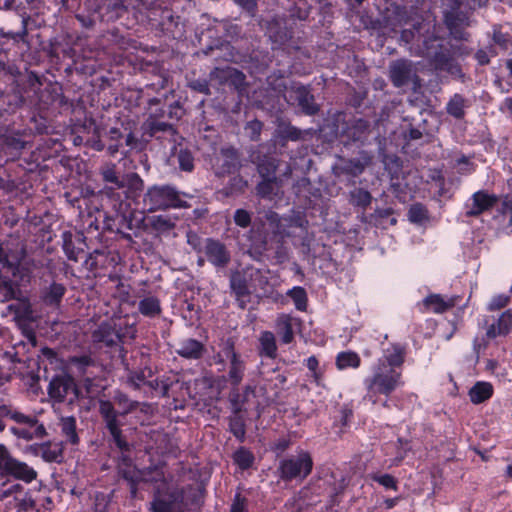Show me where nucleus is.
<instances>
[{
  "mask_svg": "<svg viewBox=\"0 0 512 512\" xmlns=\"http://www.w3.org/2000/svg\"><path fill=\"white\" fill-rule=\"evenodd\" d=\"M372 199L371 193L363 188H355L349 193V203L363 210L370 206Z\"/></svg>",
  "mask_w": 512,
  "mask_h": 512,
  "instance_id": "nucleus-34",
  "label": "nucleus"
},
{
  "mask_svg": "<svg viewBox=\"0 0 512 512\" xmlns=\"http://www.w3.org/2000/svg\"><path fill=\"white\" fill-rule=\"evenodd\" d=\"M404 348L400 345H392L384 351L383 358L379 359L378 362H385L388 367L398 368L404 362Z\"/></svg>",
  "mask_w": 512,
  "mask_h": 512,
  "instance_id": "nucleus-30",
  "label": "nucleus"
},
{
  "mask_svg": "<svg viewBox=\"0 0 512 512\" xmlns=\"http://www.w3.org/2000/svg\"><path fill=\"white\" fill-rule=\"evenodd\" d=\"M59 426L61 428V433L66 438L67 442L73 445L78 444L79 437L76 432V419L74 417H62L60 419Z\"/></svg>",
  "mask_w": 512,
  "mask_h": 512,
  "instance_id": "nucleus-33",
  "label": "nucleus"
},
{
  "mask_svg": "<svg viewBox=\"0 0 512 512\" xmlns=\"http://www.w3.org/2000/svg\"><path fill=\"white\" fill-rule=\"evenodd\" d=\"M260 353L268 358L274 359L277 356L276 339L272 332L264 331L260 334Z\"/></svg>",
  "mask_w": 512,
  "mask_h": 512,
  "instance_id": "nucleus-32",
  "label": "nucleus"
},
{
  "mask_svg": "<svg viewBox=\"0 0 512 512\" xmlns=\"http://www.w3.org/2000/svg\"><path fill=\"white\" fill-rule=\"evenodd\" d=\"M11 433L24 440L39 439L46 434L43 424L21 427H11Z\"/></svg>",
  "mask_w": 512,
  "mask_h": 512,
  "instance_id": "nucleus-28",
  "label": "nucleus"
},
{
  "mask_svg": "<svg viewBox=\"0 0 512 512\" xmlns=\"http://www.w3.org/2000/svg\"><path fill=\"white\" fill-rule=\"evenodd\" d=\"M255 395V387L246 385L242 393L237 387H233L229 394V401L231 403L232 411L234 414H239L245 408V404L249 401L250 396Z\"/></svg>",
  "mask_w": 512,
  "mask_h": 512,
  "instance_id": "nucleus-21",
  "label": "nucleus"
},
{
  "mask_svg": "<svg viewBox=\"0 0 512 512\" xmlns=\"http://www.w3.org/2000/svg\"><path fill=\"white\" fill-rule=\"evenodd\" d=\"M510 303V296L506 294H498L491 298L487 304V310L490 312L498 311L505 308Z\"/></svg>",
  "mask_w": 512,
  "mask_h": 512,
  "instance_id": "nucleus-48",
  "label": "nucleus"
},
{
  "mask_svg": "<svg viewBox=\"0 0 512 512\" xmlns=\"http://www.w3.org/2000/svg\"><path fill=\"white\" fill-rule=\"evenodd\" d=\"M493 391L491 383L479 381L470 388L468 395L473 404H480L490 399Z\"/></svg>",
  "mask_w": 512,
  "mask_h": 512,
  "instance_id": "nucleus-24",
  "label": "nucleus"
},
{
  "mask_svg": "<svg viewBox=\"0 0 512 512\" xmlns=\"http://www.w3.org/2000/svg\"><path fill=\"white\" fill-rule=\"evenodd\" d=\"M266 32L271 41L283 45L292 38V29L284 16H275L267 21Z\"/></svg>",
  "mask_w": 512,
  "mask_h": 512,
  "instance_id": "nucleus-15",
  "label": "nucleus"
},
{
  "mask_svg": "<svg viewBox=\"0 0 512 512\" xmlns=\"http://www.w3.org/2000/svg\"><path fill=\"white\" fill-rule=\"evenodd\" d=\"M390 79L395 87H402L410 82L417 84L419 79L411 61L397 60L390 64Z\"/></svg>",
  "mask_w": 512,
  "mask_h": 512,
  "instance_id": "nucleus-13",
  "label": "nucleus"
},
{
  "mask_svg": "<svg viewBox=\"0 0 512 512\" xmlns=\"http://www.w3.org/2000/svg\"><path fill=\"white\" fill-rule=\"evenodd\" d=\"M493 40L496 44L502 47H507L510 43V36L495 28L493 32Z\"/></svg>",
  "mask_w": 512,
  "mask_h": 512,
  "instance_id": "nucleus-62",
  "label": "nucleus"
},
{
  "mask_svg": "<svg viewBox=\"0 0 512 512\" xmlns=\"http://www.w3.org/2000/svg\"><path fill=\"white\" fill-rule=\"evenodd\" d=\"M288 296L292 298L298 310H305L307 306V295L302 287H294L288 291Z\"/></svg>",
  "mask_w": 512,
  "mask_h": 512,
  "instance_id": "nucleus-45",
  "label": "nucleus"
},
{
  "mask_svg": "<svg viewBox=\"0 0 512 512\" xmlns=\"http://www.w3.org/2000/svg\"><path fill=\"white\" fill-rule=\"evenodd\" d=\"M229 428L236 438L240 441L244 440L246 433L245 424L243 418L239 414H234V416L230 418Z\"/></svg>",
  "mask_w": 512,
  "mask_h": 512,
  "instance_id": "nucleus-44",
  "label": "nucleus"
},
{
  "mask_svg": "<svg viewBox=\"0 0 512 512\" xmlns=\"http://www.w3.org/2000/svg\"><path fill=\"white\" fill-rule=\"evenodd\" d=\"M371 163L372 157L367 152H361L359 157L343 160L339 169L344 174L356 177L362 174Z\"/></svg>",
  "mask_w": 512,
  "mask_h": 512,
  "instance_id": "nucleus-18",
  "label": "nucleus"
},
{
  "mask_svg": "<svg viewBox=\"0 0 512 512\" xmlns=\"http://www.w3.org/2000/svg\"><path fill=\"white\" fill-rule=\"evenodd\" d=\"M371 478L387 489L397 490L398 488L396 479L390 474H373Z\"/></svg>",
  "mask_w": 512,
  "mask_h": 512,
  "instance_id": "nucleus-51",
  "label": "nucleus"
},
{
  "mask_svg": "<svg viewBox=\"0 0 512 512\" xmlns=\"http://www.w3.org/2000/svg\"><path fill=\"white\" fill-rule=\"evenodd\" d=\"M203 253L207 261L216 268H225L231 261V254L226 245L214 238L204 240Z\"/></svg>",
  "mask_w": 512,
  "mask_h": 512,
  "instance_id": "nucleus-12",
  "label": "nucleus"
},
{
  "mask_svg": "<svg viewBox=\"0 0 512 512\" xmlns=\"http://www.w3.org/2000/svg\"><path fill=\"white\" fill-rule=\"evenodd\" d=\"M277 334L284 344H289L294 339L292 318L287 314H281L276 320Z\"/></svg>",
  "mask_w": 512,
  "mask_h": 512,
  "instance_id": "nucleus-29",
  "label": "nucleus"
},
{
  "mask_svg": "<svg viewBox=\"0 0 512 512\" xmlns=\"http://www.w3.org/2000/svg\"><path fill=\"white\" fill-rule=\"evenodd\" d=\"M250 278L252 281V287L254 290L259 288L260 290L265 291L268 285V278L258 269L252 270L250 274Z\"/></svg>",
  "mask_w": 512,
  "mask_h": 512,
  "instance_id": "nucleus-49",
  "label": "nucleus"
},
{
  "mask_svg": "<svg viewBox=\"0 0 512 512\" xmlns=\"http://www.w3.org/2000/svg\"><path fill=\"white\" fill-rule=\"evenodd\" d=\"M221 155V173L230 174L238 169L239 167V156L236 149L232 147L222 148L220 151Z\"/></svg>",
  "mask_w": 512,
  "mask_h": 512,
  "instance_id": "nucleus-25",
  "label": "nucleus"
},
{
  "mask_svg": "<svg viewBox=\"0 0 512 512\" xmlns=\"http://www.w3.org/2000/svg\"><path fill=\"white\" fill-rule=\"evenodd\" d=\"M263 124L259 120H252L247 123L246 130L250 133V138L253 141L259 140Z\"/></svg>",
  "mask_w": 512,
  "mask_h": 512,
  "instance_id": "nucleus-57",
  "label": "nucleus"
},
{
  "mask_svg": "<svg viewBox=\"0 0 512 512\" xmlns=\"http://www.w3.org/2000/svg\"><path fill=\"white\" fill-rule=\"evenodd\" d=\"M417 55L428 58L436 69L449 70L452 66L451 53L447 48H443L440 39L429 37L423 41V46L418 49Z\"/></svg>",
  "mask_w": 512,
  "mask_h": 512,
  "instance_id": "nucleus-8",
  "label": "nucleus"
},
{
  "mask_svg": "<svg viewBox=\"0 0 512 512\" xmlns=\"http://www.w3.org/2000/svg\"><path fill=\"white\" fill-rule=\"evenodd\" d=\"M499 212L503 215H506V214L510 215L509 225L512 226V194L506 195L503 198Z\"/></svg>",
  "mask_w": 512,
  "mask_h": 512,
  "instance_id": "nucleus-60",
  "label": "nucleus"
},
{
  "mask_svg": "<svg viewBox=\"0 0 512 512\" xmlns=\"http://www.w3.org/2000/svg\"><path fill=\"white\" fill-rule=\"evenodd\" d=\"M12 281L10 279H5L0 277V294L3 296L2 301H8L17 297L18 294V285H25L26 283H20L17 278Z\"/></svg>",
  "mask_w": 512,
  "mask_h": 512,
  "instance_id": "nucleus-37",
  "label": "nucleus"
},
{
  "mask_svg": "<svg viewBox=\"0 0 512 512\" xmlns=\"http://www.w3.org/2000/svg\"><path fill=\"white\" fill-rule=\"evenodd\" d=\"M120 474L129 483L131 497L135 498L137 495V485L143 482L144 469L139 470L129 465L120 469Z\"/></svg>",
  "mask_w": 512,
  "mask_h": 512,
  "instance_id": "nucleus-27",
  "label": "nucleus"
},
{
  "mask_svg": "<svg viewBox=\"0 0 512 512\" xmlns=\"http://www.w3.org/2000/svg\"><path fill=\"white\" fill-rule=\"evenodd\" d=\"M242 10L246 11L250 16H255L257 12V4L259 0H233Z\"/></svg>",
  "mask_w": 512,
  "mask_h": 512,
  "instance_id": "nucleus-56",
  "label": "nucleus"
},
{
  "mask_svg": "<svg viewBox=\"0 0 512 512\" xmlns=\"http://www.w3.org/2000/svg\"><path fill=\"white\" fill-rule=\"evenodd\" d=\"M274 257L278 264L286 262L289 257L288 249L282 243H278Z\"/></svg>",
  "mask_w": 512,
  "mask_h": 512,
  "instance_id": "nucleus-61",
  "label": "nucleus"
},
{
  "mask_svg": "<svg viewBox=\"0 0 512 512\" xmlns=\"http://www.w3.org/2000/svg\"><path fill=\"white\" fill-rule=\"evenodd\" d=\"M402 383L401 371L388 367L385 362H378L373 375L365 380L367 395L371 399L379 394L390 395Z\"/></svg>",
  "mask_w": 512,
  "mask_h": 512,
  "instance_id": "nucleus-2",
  "label": "nucleus"
},
{
  "mask_svg": "<svg viewBox=\"0 0 512 512\" xmlns=\"http://www.w3.org/2000/svg\"><path fill=\"white\" fill-rule=\"evenodd\" d=\"M455 298H444L440 294H431L423 300L426 310L433 313H444L455 306Z\"/></svg>",
  "mask_w": 512,
  "mask_h": 512,
  "instance_id": "nucleus-22",
  "label": "nucleus"
},
{
  "mask_svg": "<svg viewBox=\"0 0 512 512\" xmlns=\"http://www.w3.org/2000/svg\"><path fill=\"white\" fill-rule=\"evenodd\" d=\"M466 100L463 96L455 94L447 103V113L454 118L461 119L465 115Z\"/></svg>",
  "mask_w": 512,
  "mask_h": 512,
  "instance_id": "nucleus-39",
  "label": "nucleus"
},
{
  "mask_svg": "<svg viewBox=\"0 0 512 512\" xmlns=\"http://www.w3.org/2000/svg\"><path fill=\"white\" fill-rule=\"evenodd\" d=\"M289 97L297 102L305 114L314 115L318 112V106L314 101V96L306 87H292Z\"/></svg>",
  "mask_w": 512,
  "mask_h": 512,
  "instance_id": "nucleus-16",
  "label": "nucleus"
},
{
  "mask_svg": "<svg viewBox=\"0 0 512 512\" xmlns=\"http://www.w3.org/2000/svg\"><path fill=\"white\" fill-rule=\"evenodd\" d=\"M0 475L31 483L37 478L38 473L27 463L14 458L8 448L0 443Z\"/></svg>",
  "mask_w": 512,
  "mask_h": 512,
  "instance_id": "nucleus-4",
  "label": "nucleus"
},
{
  "mask_svg": "<svg viewBox=\"0 0 512 512\" xmlns=\"http://www.w3.org/2000/svg\"><path fill=\"white\" fill-rule=\"evenodd\" d=\"M24 252L18 255L9 254L0 243V265L7 272H10L13 278H17L20 283H29L31 279V268L27 262L23 261Z\"/></svg>",
  "mask_w": 512,
  "mask_h": 512,
  "instance_id": "nucleus-11",
  "label": "nucleus"
},
{
  "mask_svg": "<svg viewBox=\"0 0 512 512\" xmlns=\"http://www.w3.org/2000/svg\"><path fill=\"white\" fill-rule=\"evenodd\" d=\"M280 135L285 139L297 141L301 139L302 132L294 126L287 125L281 128Z\"/></svg>",
  "mask_w": 512,
  "mask_h": 512,
  "instance_id": "nucleus-54",
  "label": "nucleus"
},
{
  "mask_svg": "<svg viewBox=\"0 0 512 512\" xmlns=\"http://www.w3.org/2000/svg\"><path fill=\"white\" fill-rule=\"evenodd\" d=\"M144 203L149 211L188 207L187 202L181 199L180 193L170 185L150 187L144 195Z\"/></svg>",
  "mask_w": 512,
  "mask_h": 512,
  "instance_id": "nucleus-3",
  "label": "nucleus"
},
{
  "mask_svg": "<svg viewBox=\"0 0 512 512\" xmlns=\"http://www.w3.org/2000/svg\"><path fill=\"white\" fill-rule=\"evenodd\" d=\"M427 210L422 204H413L408 211V218L413 223H421L427 219Z\"/></svg>",
  "mask_w": 512,
  "mask_h": 512,
  "instance_id": "nucleus-46",
  "label": "nucleus"
},
{
  "mask_svg": "<svg viewBox=\"0 0 512 512\" xmlns=\"http://www.w3.org/2000/svg\"><path fill=\"white\" fill-rule=\"evenodd\" d=\"M278 161L274 158L263 160L258 165V173L262 179H279L276 177Z\"/></svg>",
  "mask_w": 512,
  "mask_h": 512,
  "instance_id": "nucleus-41",
  "label": "nucleus"
},
{
  "mask_svg": "<svg viewBox=\"0 0 512 512\" xmlns=\"http://www.w3.org/2000/svg\"><path fill=\"white\" fill-rule=\"evenodd\" d=\"M65 287L59 283H52L44 293L43 300L47 305H58L65 294Z\"/></svg>",
  "mask_w": 512,
  "mask_h": 512,
  "instance_id": "nucleus-40",
  "label": "nucleus"
},
{
  "mask_svg": "<svg viewBox=\"0 0 512 512\" xmlns=\"http://www.w3.org/2000/svg\"><path fill=\"white\" fill-rule=\"evenodd\" d=\"M282 185V180L279 179H262L257 185V194L261 197H272L277 194L278 189Z\"/></svg>",
  "mask_w": 512,
  "mask_h": 512,
  "instance_id": "nucleus-38",
  "label": "nucleus"
},
{
  "mask_svg": "<svg viewBox=\"0 0 512 512\" xmlns=\"http://www.w3.org/2000/svg\"><path fill=\"white\" fill-rule=\"evenodd\" d=\"M153 225L158 229L165 230L172 229L175 226L174 222L170 218L162 215L156 216L154 218Z\"/></svg>",
  "mask_w": 512,
  "mask_h": 512,
  "instance_id": "nucleus-59",
  "label": "nucleus"
},
{
  "mask_svg": "<svg viewBox=\"0 0 512 512\" xmlns=\"http://www.w3.org/2000/svg\"><path fill=\"white\" fill-rule=\"evenodd\" d=\"M138 311L145 317L155 318L162 312L160 300L155 296H146L139 301Z\"/></svg>",
  "mask_w": 512,
  "mask_h": 512,
  "instance_id": "nucleus-26",
  "label": "nucleus"
},
{
  "mask_svg": "<svg viewBox=\"0 0 512 512\" xmlns=\"http://www.w3.org/2000/svg\"><path fill=\"white\" fill-rule=\"evenodd\" d=\"M204 351L205 347L203 343L193 338L182 340L176 350L178 355L187 359H199L202 357Z\"/></svg>",
  "mask_w": 512,
  "mask_h": 512,
  "instance_id": "nucleus-23",
  "label": "nucleus"
},
{
  "mask_svg": "<svg viewBox=\"0 0 512 512\" xmlns=\"http://www.w3.org/2000/svg\"><path fill=\"white\" fill-rule=\"evenodd\" d=\"M122 335L119 331L115 330L109 323H102L92 333L94 342L103 343L104 345L111 347L121 342Z\"/></svg>",
  "mask_w": 512,
  "mask_h": 512,
  "instance_id": "nucleus-19",
  "label": "nucleus"
},
{
  "mask_svg": "<svg viewBox=\"0 0 512 512\" xmlns=\"http://www.w3.org/2000/svg\"><path fill=\"white\" fill-rule=\"evenodd\" d=\"M230 287L232 292L236 296V300L241 309H245L247 302H249V297L251 294V290L247 284L245 277L241 274L237 273L232 275L230 279Z\"/></svg>",
  "mask_w": 512,
  "mask_h": 512,
  "instance_id": "nucleus-20",
  "label": "nucleus"
},
{
  "mask_svg": "<svg viewBox=\"0 0 512 512\" xmlns=\"http://www.w3.org/2000/svg\"><path fill=\"white\" fill-rule=\"evenodd\" d=\"M498 201L495 194H491L485 190L475 192L471 197V202L466 204V216L476 217L485 211H488Z\"/></svg>",
  "mask_w": 512,
  "mask_h": 512,
  "instance_id": "nucleus-14",
  "label": "nucleus"
},
{
  "mask_svg": "<svg viewBox=\"0 0 512 512\" xmlns=\"http://www.w3.org/2000/svg\"><path fill=\"white\" fill-rule=\"evenodd\" d=\"M217 357L219 362H223L224 359L229 362L227 381L232 387H238L244 378L246 366L244 360L235 351L234 343L231 340H227Z\"/></svg>",
  "mask_w": 512,
  "mask_h": 512,
  "instance_id": "nucleus-7",
  "label": "nucleus"
},
{
  "mask_svg": "<svg viewBox=\"0 0 512 512\" xmlns=\"http://www.w3.org/2000/svg\"><path fill=\"white\" fill-rule=\"evenodd\" d=\"M184 498V492L181 488H173L167 493L161 487L157 488L153 494V500L150 502L149 510L151 512H183L181 503Z\"/></svg>",
  "mask_w": 512,
  "mask_h": 512,
  "instance_id": "nucleus-9",
  "label": "nucleus"
},
{
  "mask_svg": "<svg viewBox=\"0 0 512 512\" xmlns=\"http://www.w3.org/2000/svg\"><path fill=\"white\" fill-rule=\"evenodd\" d=\"M40 454L42 458L48 462L58 461L61 457L60 450L52 448L49 444H43L40 446Z\"/></svg>",
  "mask_w": 512,
  "mask_h": 512,
  "instance_id": "nucleus-50",
  "label": "nucleus"
},
{
  "mask_svg": "<svg viewBox=\"0 0 512 512\" xmlns=\"http://www.w3.org/2000/svg\"><path fill=\"white\" fill-rule=\"evenodd\" d=\"M179 167L186 172H191L194 168V158L190 151L181 149L177 154Z\"/></svg>",
  "mask_w": 512,
  "mask_h": 512,
  "instance_id": "nucleus-47",
  "label": "nucleus"
},
{
  "mask_svg": "<svg viewBox=\"0 0 512 512\" xmlns=\"http://www.w3.org/2000/svg\"><path fill=\"white\" fill-rule=\"evenodd\" d=\"M114 401L119 408L117 411L112 402L108 400L99 401V412L105 421L106 428L110 432L116 446L121 450H128V443L122 436L118 415H127L137 409L139 403L128 398L127 395L116 392Z\"/></svg>",
  "mask_w": 512,
  "mask_h": 512,
  "instance_id": "nucleus-1",
  "label": "nucleus"
},
{
  "mask_svg": "<svg viewBox=\"0 0 512 512\" xmlns=\"http://www.w3.org/2000/svg\"><path fill=\"white\" fill-rule=\"evenodd\" d=\"M48 395L56 402H63L68 399L72 403L78 400L79 389L71 376L65 374L58 375L50 381Z\"/></svg>",
  "mask_w": 512,
  "mask_h": 512,
  "instance_id": "nucleus-10",
  "label": "nucleus"
},
{
  "mask_svg": "<svg viewBox=\"0 0 512 512\" xmlns=\"http://www.w3.org/2000/svg\"><path fill=\"white\" fill-rule=\"evenodd\" d=\"M361 360L357 353L352 351L341 352L336 357V366L339 370L358 368Z\"/></svg>",
  "mask_w": 512,
  "mask_h": 512,
  "instance_id": "nucleus-36",
  "label": "nucleus"
},
{
  "mask_svg": "<svg viewBox=\"0 0 512 512\" xmlns=\"http://www.w3.org/2000/svg\"><path fill=\"white\" fill-rule=\"evenodd\" d=\"M0 410L3 415L9 417L11 420L21 426L40 425L38 419L33 415L24 414L18 410L12 409L9 406L2 405Z\"/></svg>",
  "mask_w": 512,
  "mask_h": 512,
  "instance_id": "nucleus-31",
  "label": "nucleus"
},
{
  "mask_svg": "<svg viewBox=\"0 0 512 512\" xmlns=\"http://www.w3.org/2000/svg\"><path fill=\"white\" fill-rule=\"evenodd\" d=\"M124 188H127V197H134L139 195L143 190L144 182L137 173H129L122 178Z\"/></svg>",
  "mask_w": 512,
  "mask_h": 512,
  "instance_id": "nucleus-35",
  "label": "nucleus"
},
{
  "mask_svg": "<svg viewBox=\"0 0 512 512\" xmlns=\"http://www.w3.org/2000/svg\"><path fill=\"white\" fill-rule=\"evenodd\" d=\"M230 512H246L245 499L241 498L239 494L235 496Z\"/></svg>",
  "mask_w": 512,
  "mask_h": 512,
  "instance_id": "nucleus-64",
  "label": "nucleus"
},
{
  "mask_svg": "<svg viewBox=\"0 0 512 512\" xmlns=\"http://www.w3.org/2000/svg\"><path fill=\"white\" fill-rule=\"evenodd\" d=\"M190 87L195 91L205 95H210L209 84L206 80H196L190 84Z\"/></svg>",
  "mask_w": 512,
  "mask_h": 512,
  "instance_id": "nucleus-63",
  "label": "nucleus"
},
{
  "mask_svg": "<svg viewBox=\"0 0 512 512\" xmlns=\"http://www.w3.org/2000/svg\"><path fill=\"white\" fill-rule=\"evenodd\" d=\"M234 222L241 228H247L251 224V214L245 209H237L234 213Z\"/></svg>",
  "mask_w": 512,
  "mask_h": 512,
  "instance_id": "nucleus-52",
  "label": "nucleus"
},
{
  "mask_svg": "<svg viewBox=\"0 0 512 512\" xmlns=\"http://www.w3.org/2000/svg\"><path fill=\"white\" fill-rule=\"evenodd\" d=\"M313 460L307 451L301 450L296 455L290 456L282 460L279 464L278 471L281 479H304L312 471Z\"/></svg>",
  "mask_w": 512,
  "mask_h": 512,
  "instance_id": "nucleus-5",
  "label": "nucleus"
},
{
  "mask_svg": "<svg viewBox=\"0 0 512 512\" xmlns=\"http://www.w3.org/2000/svg\"><path fill=\"white\" fill-rule=\"evenodd\" d=\"M149 128L152 134L157 132H170L172 134L175 133V130L171 124L162 121H153L150 123Z\"/></svg>",
  "mask_w": 512,
  "mask_h": 512,
  "instance_id": "nucleus-58",
  "label": "nucleus"
},
{
  "mask_svg": "<svg viewBox=\"0 0 512 512\" xmlns=\"http://www.w3.org/2000/svg\"><path fill=\"white\" fill-rule=\"evenodd\" d=\"M234 462L243 470L251 467L254 461L253 454L245 448H240L233 455Z\"/></svg>",
  "mask_w": 512,
  "mask_h": 512,
  "instance_id": "nucleus-43",
  "label": "nucleus"
},
{
  "mask_svg": "<svg viewBox=\"0 0 512 512\" xmlns=\"http://www.w3.org/2000/svg\"><path fill=\"white\" fill-rule=\"evenodd\" d=\"M143 482L154 484V493L161 487L165 493L173 488H179L172 483L171 478H167L163 468L154 466L144 469Z\"/></svg>",
  "mask_w": 512,
  "mask_h": 512,
  "instance_id": "nucleus-17",
  "label": "nucleus"
},
{
  "mask_svg": "<svg viewBox=\"0 0 512 512\" xmlns=\"http://www.w3.org/2000/svg\"><path fill=\"white\" fill-rule=\"evenodd\" d=\"M204 240L195 232L189 231L187 233V243L197 253L203 252Z\"/></svg>",
  "mask_w": 512,
  "mask_h": 512,
  "instance_id": "nucleus-53",
  "label": "nucleus"
},
{
  "mask_svg": "<svg viewBox=\"0 0 512 512\" xmlns=\"http://www.w3.org/2000/svg\"><path fill=\"white\" fill-rule=\"evenodd\" d=\"M512 332V309L502 312L496 321L487 327L485 336L481 339L475 338L473 341L474 351L479 354L484 351L489 341L497 337H506Z\"/></svg>",
  "mask_w": 512,
  "mask_h": 512,
  "instance_id": "nucleus-6",
  "label": "nucleus"
},
{
  "mask_svg": "<svg viewBox=\"0 0 512 512\" xmlns=\"http://www.w3.org/2000/svg\"><path fill=\"white\" fill-rule=\"evenodd\" d=\"M445 22L449 28H455L458 25H466L467 17L465 15L457 16L456 12L451 11L446 14Z\"/></svg>",
  "mask_w": 512,
  "mask_h": 512,
  "instance_id": "nucleus-55",
  "label": "nucleus"
},
{
  "mask_svg": "<svg viewBox=\"0 0 512 512\" xmlns=\"http://www.w3.org/2000/svg\"><path fill=\"white\" fill-rule=\"evenodd\" d=\"M101 175L105 182L113 183L118 189L124 188L122 179L117 176L115 164L108 163L103 166L101 169Z\"/></svg>",
  "mask_w": 512,
  "mask_h": 512,
  "instance_id": "nucleus-42",
  "label": "nucleus"
}]
</instances>
